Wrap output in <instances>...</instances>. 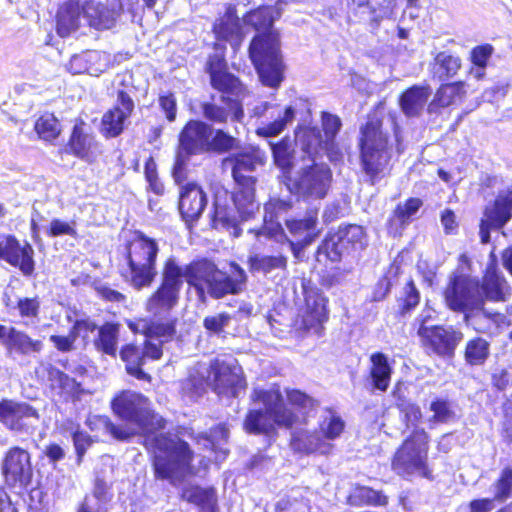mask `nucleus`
Here are the masks:
<instances>
[{
	"label": "nucleus",
	"mask_w": 512,
	"mask_h": 512,
	"mask_svg": "<svg viewBox=\"0 0 512 512\" xmlns=\"http://www.w3.org/2000/svg\"><path fill=\"white\" fill-rule=\"evenodd\" d=\"M0 260L20 271L25 277H33L36 270L35 250L28 242L10 233L0 234Z\"/></svg>",
	"instance_id": "15"
},
{
	"label": "nucleus",
	"mask_w": 512,
	"mask_h": 512,
	"mask_svg": "<svg viewBox=\"0 0 512 512\" xmlns=\"http://www.w3.org/2000/svg\"><path fill=\"white\" fill-rule=\"evenodd\" d=\"M274 13V6L260 5L242 16L244 25L255 31L248 45V57L262 84L270 88L281 85L285 71L281 35L274 27Z\"/></svg>",
	"instance_id": "5"
},
{
	"label": "nucleus",
	"mask_w": 512,
	"mask_h": 512,
	"mask_svg": "<svg viewBox=\"0 0 512 512\" xmlns=\"http://www.w3.org/2000/svg\"><path fill=\"white\" fill-rule=\"evenodd\" d=\"M284 183L296 195H312L320 186V166L312 162L302 169L297 179H293L291 174L286 175Z\"/></svg>",
	"instance_id": "29"
},
{
	"label": "nucleus",
	"mask_w": 512,
	"mask_h": 512,
	"mask_svg": "<svg viewBox=\"0 0 512 512\" xmlns=\"http://www.w3.org/2000/svg\"><path fill=\"white\" fill-rule=\"evenodd\" d=\"M484 217L496 229H502L512 218V189L499 192L484 209Z\"/></svg>",
	"instance_id": "30"
},
{
	"label": "nucleus",
	"mask_w": 512,
	"mask_h": 512,
	"mask_svg": "<svg viewBox=\"0 0 512 512\" xmlns=\"http://www.w3.org/2000/svg\"><path fill=\"white\" fill-rule=\"evenodd\" d=\"M39 419L36 408L27 402L4 398L0 400V423L8 430L21 432L27 429L26 419Z\"/></svg>",
	"instance_id": "22"
},
{
	"label": "nucleus",
	"mask_w": 512,
	"mask_h": 512,
	"mask_svg": "<svg viewBox=\"0 0 512 512\" xmlns=\"http://www.w3.org/2000/svg\"><path fill=\"white\" fill-rule=\"evenodd\" d=\"M240 218L236 216L234 210L226 203L216 199L210 213V225L214 229L232 230L235 237L241 235L239 227Z\"/></svg>",
	"instance_id": "37"
},
{
	"label": "nucleus",
	"mask_w": 512,
	"mask_h": 512,
	"mask_svg": "<svg viewBox=\"0 0 512 512\" xmlns=\"http://www.w3.org/2000/svg\"><path fill=\"white\" fill-rule=\"evenodd\" d=\"M287 257L283 254L279 255H259L253 254L248 256L247 265L251 273L262 272L268 274L275 269H287Z\"/></svg>",
	"instance_id": "42"
},
{
	"label": "nucleus",
	"mask_w": 512,
	"mask_h": 512,
	"mask_svg": "<svg viewBox=\"0 0 512 512\" xmlns=\"http://www.w3.org/2000/svg\"><path fill=\"white\" fill-rule=\"evenodd\" d=\"M135 103L130 94L120 89L117 91L115 104L107 109L101 117L100 133L106 139L120 136L126 129V122L132 116Z\"/></svg>",
	"instance_id": "18"
},
{
	"label": "nucleus",
	"mask_w": 512,
	"mask_h": 512,
	"mask_svg": "<svg viewBox=\"0 0 512 512\" xmlns=\"http://www.w3.org/2000/svg\"><path fill=\"white\" fill-rule=\"evenodd\" d=\"M67 70L73 75H98L103 71L101 56L97 51H83L74 54L67 64Z\"/></svg>",
	"instance_id": "39"
},
{
	"label": "nucleus",
	"mask_w": 512,
	"mask_h": 512,
	"mask_svg": "<svg viewBox=\"0 0 512 512\" xmlns=\"http://www.w3.org/2000/svg\"><path fill=\"white\" fill-rule=\"evenodd\" d=\"M370 367L368 376L373 389L386 392L390 386L393 368L388 356L380 351L374 352L369 357Z\"/></svg>",
	"instance_id": "32"
},
{
	"label": "nucleus",
	"mask_w": 512,
	"mask_h": 512,
	"mask_svg": "<svg viewBox=\"0 0 512 512\" xmlns=\"http://www.w3.org/2000/svg\"><path fill=\"white\" fill-rule=\"evenodd\" d=\"M33 128L38 138L48 143L56 141L62 133L58 118L51 112H45L39 116Z\"/></svg>",
	"instance_id": "43"
},
{
	"label": "nucleus",
	"mask_w": 512,
	"mask_h": 512,
	"mask_svg": "<svg viewBox=\"0 0 512 512\" xmlns=\"http://www.w3.org/2000/svg\"><path fill=\"white\" fill-rule=\"evenodd\" d=\"M231 269L233 276L206 257L195 258L181 266L174 256H169L162 263L159 284L147 297L145 309L154 316L169 313L179 304L184 281L201 301H205L207 295L213 299L237 295L244 290L247 275L237 263H232Z\"/></svg>",
	"instance_id": "2"
},
{
	"label": "nucleus",
	"mask_w": 512,
	"mask_h": 512,
	"mask_svg": "<svg viewBox=\"0 0 512 512\" xmlns=\"http://www.w3.org/2000/svg\"><path fill=\"white\" fill-rule=\"evenodd\" d=\"M286 397L288 403H285L278 387L254 388L251 401L262 403L264 409H249L243 420V429L253 435H269L276 426L291 429L301 419L305 420L315 407V400L298 389L287 390Z\"/></svg>",
	"instance_id": "4"
},
{
	"label": "nucleus",
	"mask_w": 512,
	"mask_h": 512,
	"mask_svg": "<svg viewBox=\"0 0 512 512\" xmlns=\"http://www.w3.org/2000/svg\"><path fill=\"white\" fill-rule=\"evenodd\" d=\"M124 250L128 268L126 280L136 290L150 287L158 274L160 248L157 240L134 230L132 237L124 243Z\"/></svg>",
	"instance_id": "8"
},
{
	"label": "nucleus",
	"mask_w": 512,
	"mask_h": 512,
	"mask_svg": "<svg viewBox=\"0 0 512 512\" xmlns=\"http://www.w3.org/2000/svg\"><path fill=\"white\" fill-rule=\"evenodd\" d=\"M320 444V436L316 431L299 430L291 439V447L294 451L310 454L317 450Z\"/></svg>",
	"instance_id": "50"
},
{
	"label": "nucleus",
	"mask_w": 512,
	"mask_h": 512,
	"mask_svg": "<svg viewBox=\"0 0 512 512\" xmlns=\"http://www.w3.org/2000/svg\"><path fill=\"white\" fill-rule=\"evenodd\" d=\"M46 234L50 238H56L68 235L72 238L78 237L76 222L74 220L67 222L59 218H53L47 228Z\"/></svg>",
	"instance_id": "57"
},
{
	"label": "nucleus",
	"mask_w": 512,
	"mask_h": 512,
	"mask_svg": "<svg viewBox=\"0 0 512 512\" xmlns=\"http://www.w3.org/2000/svg\"><path fill=\"white\" fill-rule=\"evenodd\" d=\"M213 49L215 52L208 55L204 69L211 87L222 94L219 97L221 104L216 103L212 95L209 101L201 103L202 115L211 123L241 122L244 109L240 97L246 94V87L238 76L229 72L225 46L214 43Z\"/></svg>",
	"instance_id": "6"
},
{
	"label": "nucleus",
	"mask_w": 512,
	"mask_h": 512,
	"mask_svg": "<svg viewBox=\"0 0 512 512\" xmlns=\"http://www.w3.org/2000/svg\"><path fill=\"white\" fill-rule=\"evenodd\" d=\"M43 342L40 339H33L25 331L10 326L9 339L5 348L9 352L19 355L38 354L43 350Z\"/></svg>",
	"instance_id": "38"
},
{
	"label": "nucleus",
	"mask_w": 512,
	"mask_h": 512,
	"mask_svg": "<svg viewBox=\"0 0 512 512\" xmlns=\"http://www.w3.org/2000/svg\"><path fill=\"white\" fill-rule=\"evenodd\" d=\"M429 95L430 87L428 85H412L401 92L398 104L406 117H418Z\"/></svg>",
	"instance_id": "33"
},
{
	"label": "nucleus",
	"mask_w": 512,
	"mask_h": 512,
	"mask_svg": "<svg viewBox=\"0 0 512 512\" xmlns=\"http://www.w3.org/2000/svg\"><path fill=\"white\" fill-rule=\"evenodd\" d=\"M117 356L123 362L125 372L129 376L150 383L152 376L144 370V366L162 359V343H155L151 339H144L141 344L135 341L127 342L121 345Z\"/></svg>",
	"instance_id": "12"
},
{
	"label": "nucleus",
	"mask_w": 512,
	"mask_h": 512,
	"mask_svg": "<svg viewBox=\"0 0 512 512\" xmlns=\"http://www.w3.org/2000/svg\"><path fill=\"white\" fill-rule=\"evenodd\" d=\"M181 498L198 507L200 512H217V495L213 487L190 485L183 488Z\"/></svg>",
	"instance_id": "35"
},
{
	"label": "nucleus",
	"mask_w": 512,
	"mask_h": 512,
	"mask_svg": "<svg viewBox=\"0 0 512 512\" xmlns=\"http://www.w3.org/2000/svg\"><path fill=\"white\" fill-rule=\"evenodd\" d=\"M272 157L275 165L281 170L283 177L291 174L293 169L294 150L289 137L285 136L271 144Z\"/></svg>",
	"instance_id": "41"
},
{
	"label": "nucleus",
	"mask_w": 512,
	"mask_h": 512,
	"mask_svg": "<svg viewBox=\"0 0 512 512\" xmlns=\"http://www.w3.org/2000/svg\"><path fill=\"white\" fill-rule=\"evenodd\" d=\"M121 324L115 321H106L97 329L93 345L97 352L116 358L119 353V338Z\"/></svg>",
	"instance_id": "31"
},
{
	"label": "nucleus",
	"mask_w": 512,
	"mask_h": 512,
	"mask_svg": "<svg viewBox=\"0 0 512 512\" xmlns=\"http://www.w3.org/2000/svg\"><path fill=\"white\" fill-rule=\"evenodd\" d=\"M232 317L227 312H221L215 315H208L203 319V327L208 335H221L225 327L229 324Z\"/></svg>",
	"instance_id": "58"
},
{
	"label": "nucleus",
	"mask_w": 512,
	"mask_h": 512,
	"mask_svg": "<svg viewBox=\"0 0 512 512\" xmlns=\"http://www.w3.org/2000/svg\"><path fill=\"white\" fill-rule=\"evenodd\" d=\"M430 410L433 412L431 420L438 423H446L454 415L449 401L442 398L433 400L430 404Z\"/></svg>",
	"instance_id": "63"
},
{
	"label": "nucleus",
	"mask_w": 512,
	"mask_h": 512,
	"mask_svg": "<svg viewBox=\"0 0 512 512\" xmlns=\"http://www.w3.org/2000/svg\"><path fill=\"white\" fill-rule=\"evenodd\" d=\"M463 355L468 365H483L490 355V343L480 336H475L466 342Z\"/></svg>",
	"instance_id": "44"
},
{
	"label": "nucleus",
	"mask_w": 512,
	"mask_h": 512,
	"mask_svg": "<svg viewBox=\"0 0 512 512\" xmlns=\"http://www.w3.org/2000/svg\"><path fill=\"white\" fill-rule=\"evenodd\" d=\"M124 11L121 0H106L105 2H87L85 14L88 23L96 30H107L115 26Z\"/></svg>",
	"instance_id": "23"
},
{
	"label": "nucleus",
	"mask_w": 512,
	"mask_h": 512,
	"mask_svg": "<svg viewBox=\"0 0 512 512\" xmlns=\"http://www.w3.org/2000/svg\"><path fill=\"white\" fill-rule=\"evenodd\" d=\"M342 128V120L338 115L322 111V150L332 163L343 162V151L337 135Z\"/></svg>",
	"instance_id": "25"
},
{
	"label": "nucleus",
	"mask_w": 512,
	"mask_h": 512,
	"mask_svg": "<svg viewBox=\"0 0 512 512\" xmlns=\"http://www.w3.org/2000/svg\"><path fill=\"white\" fill-rule=\"evenodd\" d=\"M317 214V210L314 209L309 211L304 218L288 219L285 221V225L292 235L298 236L306 233L302 241L298 243L293 241L289 242L295 256L298 255L301 249L311 244L317 237V232L314 231L318 222Z\"/></svg>",
	"instance_id": "28"
},
{
	"label": "nucleus",
	"mask_w": 512,
	"mask_h": 512,
	"mask_svg": "<svg viewBox=\"0 0 512 512\" xmlns=\"http://www.w3.org/2000/svg\"><path fill=\"white\" fill-rule=\"evenodd\" d=\"M208 371L211 375V389L219 396L238 397L240 391L247 388L245 374L236 359L226 361L213 358Z\"/></svg>",
	"instance_id": "13"
},
{
	"label": "nucleus",
	"mask_w": 512,
	"mask_h": 512,
	"mask_svg": "<svg viewBox=\"0 0 512 512\" xmlns=\"http://www.w3.org/2000/svg\"><path fill=\"white\" fill-rule=\"evenodd\" d=\"M80 14V4L77 0H65L61 3L55 15L57 34L60 37H66L77 30Z\"/></svg>",
	"instance_id": "34"
},
{
	"label": "nucleus",
	"mask_w": 512,
	"mask_h": 512,
	"mask_svg": "<svg viewBox=\"0 0 512 512\" xmlns=\"http://www.w3.org/2000/svg\"><path fill=\"white\" fill-rule=\"evenodd\" d=\"M144 176L148 182V190L157 196H162L165 192V186L159 178L157 164L152 156L145 160Z\"/></svg>",
	"instance_id": "56"
},
{
	"label": "nucleus",
	"mask_w": 512,
	"mask_h": 512,
	"mask_svg": "<svg viewBox=\"0 0 512 512\" xmlns=\"http://www.w3.org/2000/svg\"><path fill=\"white\" fill-rule=\"evenodd\" d=\"M511 294V286L495 261L488 263L481 279L452 273L442 290L445 306L452 312L463 314L466 324L476 315L496 321L501 314L489 311L486 303H504Z\"/></svg>",
	"instance_id": "3"
},
{
	"label": "nucleus",
	"mask_w": 512,
	"mask_h": 512,
	"mask_svg": "<svg viewBox=\"0 0 512 512\" xmlns=\"http://www.w3.org/2000/svg\"><path fill=\"white\" fill-rule=\"evenodd\" d=\"M15 309L17 310V315L22 320L34 322L39 320L41 302L38 296L20 297L16 301Z\"/></svg>",
	"instance_id": "54"
},
{
	"label": "nucleus",
	"mask_w": 512,
	"mask_h": 512,
	"mask_svg": "<svg viewBox=\"0 0 512 512\" xmlns=\"http://www.w3.org/2000/svg\"><path fill=\"white\" fill-rule=\"evenodd\" d=\"M41 382L51 396L58 397L64 403H75L85 393L81 382L53 364H47L43 367Z\"/></svg>",
	"instance_id": "17"
},
{
	"label": "nucleus",
	"mask_w": 512,
	"mask_h": 512,
	"mask_svg": "<svg viewBox=\"0 0 512 512\" xmlns=\"http://www.w3.org/2000/svg\"><path fill=\"white\" fill-rule=\"evenodd\" d=\"M299 141L302 151L312 162H316L320 150V131L315 127H307L301 132Z\"/></svg>",
	"instance_id": "52"
},
{
	"label": "nucleus",
	"mask_w": 512,
	"mask_h": 512,
	"mask_svg": "<svg viewBox=\"0 0 512 512\" xmlns=\"http://www.w3.org/2000/svg\"><path fill=\"white\" fill-rule=\"evenodd\" d=\"M295 111L293 107L287 106L284 110V115L280 118L269 122L263 127L257 129V134L263 137H273L280 134L286 125L294 119Z\"/></svg>",
	"instance_id": "55"
},
{
	"label": "nucleus",
	"mask_w": 512,
	"mask_h": 512,
	"mask_svg": "<svg viewBox=\"0 0 512 512\" xmlns=\"http://www.w3.org/2000/svg\"><path fill=\"white\" fill-rule=\"evenodd\" d=\"M93 289L96 295L104 302L123 303L126 301V295L120 291L111 288L107 284L93 283Z\"/></svg>",
	"instance_id": "64"
},
{
	"label": "nucleus",
	"mask_w": 512,
	"mask_h": 512,
	"mask_svg": "<svg viewBox=\"0 0 512 512\" xmlns=\"http://www.w3.org/2000/svg\"><path fill=\"white\" fill-rule=\"evenodd\" d=\"M434 67L437 68L439 80H448L458 74L462 67V60L457 55L441 51L434 57Z\"/></svg>",
	"instance_id": "47"
},
{
	"label": "nucleus",
	"mask_w": 512,
	"mask_h": 512,
	"mask_svg": "<svg viewBox=\"0 0 512 512\" xmlns=\"http://www.w3.org/2000/svg\"><path fill=\"white\" fill-rule=\"evenodd\" d=\"M1 474L9 487H26L33 476L31 454L20 446H11L4 453Z\"/></svg>",
	"instance_id": "16"
},
{
	"label": "nucleus",
	"mask_w": 512,
	"mask_h": 512,
	"mask_svg": "<svg viewBox=\"0 0 512 512\" xmlns=\"http://www.w3.org/2000/svg\"><path fill=\"white\" fill-rule=\"evenodd\" d=\"M401 273V262L394 259L376 282L372 294L373 300H384L393 287V280L398 278Z\"/></svg>",
	"instance_id": "46"
},
{
	"label": "nucleus",
	"mask_w": 512,
	"mask_h": 512,
	"mask_svg": "<svg viewBox=\"0 0 512 512\" xmlns=\"http://www.w3.org/2000/svg\"><path fill=\"white\" fill-rule=\"evenodd\" d=\"M191 156L177 149L171 168V176L178 185L184 184L183 182L188 178L187 163Z\"/></svg>",
	"instance_id": "60"
},
{
	"label": "nucleus",
	"mask_w": 512,
	"mask_h": 512,
	"mask_svg": "<svg viewBox=\"0 0 512 512\" xmlns=\"http://www.w3.org/2000/svg\"><path fill=\"white\" fill-rule=\"evenodd\" d=\"M208 203L207 193L196 182H187L180 186L178 210L187 226H193L203 214Z\"/></svg>",
	"instance_id": "20"
},
{
	"label": "nucleus",
	"mask_w": 512,
	"mask_h": 512,
	"mask_svg": "<svg viewBox=\"0 0 512 512\" xmlns=\"http://www.w3.org/2000/svg\"><path fill=\"white\" fill-rule=\"evenodd\" d=\"M493 53L494 47L490 43L477 45L470 51V61L473 66L484 70L487 67Z\"/></svg>",
	"instance_id": "61"
},
{
	"label": "nucleus",
	"mask_w": 512,
	"mask_h": 512,
	"mask_svg": "<svg viewBox=\"0 0 512 512\" xmlns=\"http://www.w3.org/2000/svg\"><path fill=\"white\" fill-rule=\"evenodd\" d=\"M430 436L424 428H415L397 447L391 457V468L401 478L410 480L414 475L434 480L429 464Z\"/></svg>",
	"instance_id": "9"
},
{
	"label": "nucleus",
	"mask_w": 512,
	"mask_h": 512,
	"mask_svg": "<svg viewBox=\"0 0 512 512\" xmlns=\"http://www.w3.org/2000/svg\"><path fill=\"white\" fill-rule=\"evenodd\" d=\"M420 346L428 355L452 358L464 334L452 325H426L422 319L417 330Z\"/></svg>",
	"instance_id": "11"
},
{
	"label": "nucleus",
	"mask_w": 512,
	"mask_h": 512,
	"mask_svg": "<svg viewBox=\"0 0 512 512\" xmlns=\"http://www.w3.org/2000/svg\"><path fill=\"white\" fill-rule=\"evenodd\" d=\"M467 95V84L463 80L441 83L432 100L429 102L427 112L439 114L442 109L460 103Z\"/></svg>",
	"instance_id": "26"
},
{
	"label": "nucleus",
	"mask_w": 512,
	"mask_h": 512,
	"mask_svg": "<svg viewBox=\"0 0 512 512\" xmlns=\"http://www.w3.org/2000/svg\"><path fill=\"white\" fill-rule=\"evenodd\" d=\"M266 162V152L254 144L241 147L223 160V164L230 167L233 181H258L254 172L264 167Z\"/></svg>",
	"instance_id": "14"
},
{
	"label": "nucleus",
	"mask_w": 512,
	"mask_h": 512,
	"mask_svg": "<svg viewBox=\"0 0 512 512\" xmlns=\"http://www.w3.org/2000/svg\"><path fill=\"white\" fill-rule=\"evenodd\" d=\"M231 200L241 221L251 219L259 209L256 202V186L258 181H233Z\"/></svg>",
	"instance_id": "27"
},
{
	"label": "nucleus",
	"mask_w": 512,
	"mask_h": 512,
	"mask_svg": "<svg viewBox=\"0 0 512 512\" xmlns=\"http://www.w3.org/2000/svg\"><path fill=\"white\" fill-rule=\"evenodd\" d=\"M212 128L204 121L191 119L187 121L178 135V150L188 155L207 152L208 139Z\"/></svg>",
	"instance_id": "21"
},
{
	"label": "nucleus",
	"mask_w": 512,
	"mask_h": 512,
	"mask_svg": "<svg viewBox=\"0 0 512 512\" xmlns=\"http://www.w3.org/2000/svg\"><path fill=\"white\" fill-rule=\"evenodd\" d=\"M111 407L121 419L141 428L142 445L149 455L155 480L178 486L196 475L191 445L175 434L159 431L167 422L149 409L147 397L124 390L112 399Z\"/></svg>",
	"instance_id": "1"
},
{
	"label": "nucleus",
	"mask_w": 512,
	"mask_h": 512,
	"mask_svg": "<svg viewBox=\"0 0 512 512\" xmlns=\"http://www.w3.org/2000/svg\"><path fill=\"white\" fill-rule=\"evenodd\" d=\"M492 498L497 504H503L512 498V466H505L494 480Z\"/></svg>",
	"instance_id": "48"
},
{
	"label": "nucleus",
	"mask_w": 512,
	"mask_h": 512,
	"mask_svg": "<svg viewBox=\"0 0 512 512\" xmlns=\"http://www.w3.org/2000/svg\"><path fill=\"white\" fill-rule=\"evenodd\" d=\"M422 206V199L409 197L403 203H399L395 206L392 217L397 220L401 227H405L412 222L414 216Z\"/></svg>",
	"instance_id": "49"
},
{
	"label": "nucleus",
	"mask_w": 512,
	"mask_h": 512,
	"mask_svg": "<svg viewBox=\"0 0 512 512\" xmlns=\"http://www.w3.org/2000/svg\"><path fill=\"white\" fill-rule=\"evenodd\" d=\"M366 246L367 232L362 225L355 223L330 229L322 239V253L333 264H339L344 257L362 251Z\"/></svg>",
	"instance_id": "10"
},
{
	"label": "nucleus",
	"mask_w": 512,
	"mask_h": 512,
	"mask_svg": "<svg viewBox=\"0 0 512 512\" xmlns=\"http://www.w3.org/2000/svg\"><path fill=\"white\" fill-rule=\"evenodd\" d=\"M326 411L329 415L322 421V438L335 440L344 432L346 424L341 415L333 409L326 408Z\"/></svg>",
	"instance_id": "53"
},
{
	"label": "nucleus",
	"mask_w": 512,
	"mask_h": 512,
	"mask_svg": "<svg viewBox=\"0 0 512 512\" xmlns=\"http://www.w3.org/2000/svg\"><path fill=\"white\" fill-rule=\"evenodd\" d=\"M209 384L205 375L195 370L180 381V394L183 398L196 401L207 392Z\"/></svg>",
	"instance_id": "40"
},
{
	"label": "nucleus",
	"mask_w": 512,
	"mask_h": 512,
	"mask_svg": "<svg viewBox=\"0 0 512 512\" xmlns=\"http://www.w3.org/2000/svg\"><path fill=\"white\" fill-rule=\"evenodd\" d=\"M358 496L362 504L367 506L385 507L389 503L388 496L382 490H376L368 486L361 487Z\"/></svg>",
	"instance_id": "59"
},
{
	"label": "nucleus",
	"mask_w": 512,
	"mask_h": 512,
	"mask_svg": "<svg viewBox=\"0 0 512 512\" xmlns=\"http://www.w3.org/2000/svg\"><path fill=\"white\" fill-rule=\"evenodd\" d=\"M359 162L370 185H375L390 172L391 144L384 129L383 116L369 113L359 128L357 138Z\"/></svg>",
	"instance_id": "7"
},
{
	"label": "nucleus",
	"mask_w": 512,
	"mask_h": 512,
	"mask_svg": "<svg viewBox=\"0 0 512 512\" xmlns=\"http://www.w3.org/2000/svg\"><path fill=\"white\" fill-rule=\"evenodd\" d=\"M96 146L95 137L93 134L86 131V123L84 120L77 119L65 145L66 152L90 163L95 158Z\"/></svg>",
	"instance_id": "24"
},
{
	"label": "nucleus",
	"mask_w": 512,
	"mask_h": 512,
	"mask_svg": "<svg viewBox=\"0 0 512 512\" xmlns=\"http://www.w3.org/2000/svg\"><path fill=\"white\" fill-rule=\"evenodd\" d=\"M211 31L216 40L215 43L226 47L223 42H229L234 52L240 50L245 40V32L235 4L229 3L225 5L224 13L215 19Z\"/></svg>",
	"instance_id": "19"
},
{
	"label": "nucleus",
	"mask_w": 512,
	"mask_h": 512,
	"mask_svg": "<svg viewBox=\"0 0 512 512\" xmlns=\"http://www.w3.org/2000/svg\"><path fill=\"white\" fill-rule=\"evenodd\" d=\"M71 437L75 448L76 462L80 465L83 462L85 453L93 444V439L89 434L79 429L74 430L71 433Z\"/></svg>",
	"instance_id": "62"
},
{
	"label": "nucleus",
	"mask_w": 512,
	"mask_h": 512,
	"mask_svg": "<svg viewBox=\"0 0 512 512\" xmlns=\"http://www.w3.org/2000/svg\"><path fill=\"white\" fill-rule=\"evenodd\" d=\"M421 301V293L418 289L414 279L410 277L405 282L399 297L397 298L398 315L406 316L411 314Z\"/></svg>",
	"instance_id": "45"
},
{
	"label": "nucleus",
	"mask_w": 512,
	"mask_h": 512,
	"mask_svg": "<svg viewBox=\"0 0 512 512\" xmlns=\"http://www.w3.org/2000/svg\"><path fill=\"white\" fill-rule=\"evenodd\" d=\"M237 139L223 129H216L211 140L208 139L207 152L227 153L237 148Z\"/></svg>",
	"instance_id": "51"
},
{
	"label": "nucleus",
	"mask_w": 512,
	"mask_h": 512,
	"mask_svg": "<svg viewBox=\"0 0 512 512\" xmlns=\"http://www.w3.org/2000/svg\"><path fill=\"white\" fill-rule=\"evenodd\" d=\"M177 322V318L150 319L143 325L141 334L145 337L144 339L158 340L155 343H162V349L164 350V344L172 341L177 333Z\"/></svg>",
	"instance_id": "36"
}]
</instances>
